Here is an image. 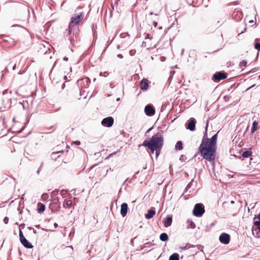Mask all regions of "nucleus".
Masks as SVG:
<instances>
[{
  "instance_id": "f257e3e1",
  "label": "nucleus",
  "mask_w": 260,
  "mask_h": 260,
  "mask_svg": "<svg viewBox=\"0 0 260 260\" xmlns=\"http://www.w3.org/2000/svg\"><path fill=\"white\" fill-rule=\"evenodd\" d=\"M207 123L206 124L205 132L202 143L199 147V150L203 158L208 161H212L215 157L216 144L217 139V134L214 135L209 141L207 138Z\"/></svg>"
},
{
  "instance_id": "f03ea898",
  "label": "nucleus",
  "mask_w": 260,
  "mask_h": 260,
  "mask_svg": "<svg viewBox=\"0 0 260 260\" xmlns=\"http://www.w3.org/2000/svg\"><path fill=\"white\" fill-rule=\"evenodd\" d=\"M162 133L161 131L157 132L151 137L150 140H146L143 143H146L147 144L161 149L164 144V138Z\"/></svg>"
},
{
  "instance_id": "7ed1b4c3",
  "label": "nucleus",
  "mask_w": 260,
  "mask_h": 260,
  "mask_svg": "<svg viewBox=\"0 0 260 260\" xmlns=\"http://www.w3.org/2000/svg\"><path fill=\"white\" fill-rule=\"evenodd\" d=\"M83 18L84 14L82 12L79 13V14L77 15H75V16L72 17L71 21L69 24L68 29H67L68 31V35L67 36H68V39L70 41L71 43H72L74 41V39L70 36L73 28L74 26V24H78L81 20L83 19Z\"/></svg>"
},
{
  "instance_id": "20e7f679",
  "label": "nucleus",
  "mask_w": 260,
  "mask_h": 260,
  "mask_svg": "<svg viewBox=\"0 0 260 260\" xmlns=\"http://www.w3.org/2000/svg\"><path fill=\"white\" fill-rule=\"evenodd\" d=\"M205 212L204 206L202 203H197L195 205L193 214L196 217H201Z\"/></svg>"
},
{
  "instance_id": "39448f33",
  "label": "nucleus",
  "mask_w": 260,
  "mask_h": 260,
  "mask_svg": "<svg viewBox=\"0 0 260 260\" xmlns=\"http://www.w3.org/2000/svg\"><path fill=\"white\" fill-rule=\"evenodd\" d=\"M228 74L223 71L216 72L212 77V80L215 82H219L221 80L227 78Z\"/></svg>"
},
{
  "instance_id": "423d86ee",
  "label": "nucleus",
  "mask_w": 260,
  "mask_h": 260,
  "mask_svg": "<svg viewBox=\"0 0 260 260\" xmlns=\"http://www.w3.org/2000/svg\"><path fill=\"white\" fill-rule=\"evenodd\" d=\"M101 123L104 126L110 127L114 123V119L111 116L105 118L102 120Z\"/></svg>"
},
{
  "instance_id": "0eeeda50",
  "label": "nucleus",
  "mask_w": 260,
  "mask_h": 260,
  "mask_svg": "<svg viewBox=\"0 0 260 260\" xmlns=\"http://www.w3.org/2000/svg\"><path fill=\"white\" fill-rule=\"evenodd\" d=\"M144 111L145 114L148 116H153L155 112V110L153 106L150 104H148L145 106Z\"/></svg>"
},
{
  "instance_id": "6e6552de",
  "label": "nucleus",
  "mask_w": 260,
  "mask_h": 260,
  "mask_svg": "<svg viewBox=\"0 0 260 260\" xmlns=\"http://www.w3.org/2000/svg\"><path fill=\"white\" fill-rule=\"evenodd\" d=\"M219 240L221 243L228 244L230 241V236L228 234L223 233L220 235Z\"/></svg>"
},
{
  "instance_id": "1a4fd4ad",
  "label": "nucleus",
  "mask_w": 260,
  "mask_h": 260,
  "mask_svg": "<svg viewBox=\"0 0 260 260\" xmlns=\"http://www.w3.org/2000/svg\"><path fill=\"white\" fill-rule=\"evenodd\" d=\"M142 146L147 147L150 150L152 153H154V151H156V157L158 156L160 153V151L161 149H158L156 147H155L154 146H152L150 145L147 144L146 143H143L142 144Z\"/></svg>"
},
{
  "instance_id": "9d476101",
  "label": "nucleus",
  "mask_w": 260,
  "mask_h": 260,
  "mask_svg": "<svg viewBox=\"0 0 260 260\" xmlns=\"http://www.w3.org/2000/svg\"><path fill=\"white\" fill-rule=\"evenodd\" d=\"M196 120L194 118H190L187 123V128L190 131H193L196 128Z\"/></svg>"
},
{
  "instance_id": "9b49d317",
  "label": "nucleus",
  "mask_w": 260,
  "mask_h": 260,
  "mask_svg": "<svg viewBox=\"0 0 260 260\" xmlns=\"http://www.w3.org/2000/svg\"><path fill=\"white\" fill-rule=\"evenodd\" d=\"M140 88L143 91L147 90L148 88V80L143 78L140 82Z\"/></svg>"
},
{
  "instance_id": "f8f14e48",
  "label": "nucleus",
  "mask_w": 260,
  "mask_h": 260,
  "mask_svg": "<svg viewBox=\"0 0 260 260\" xmlns=\"http://www.w3.org/2000/svg\"><path fill=\"white\" fill-rule=\"evenodd\" d=\"M128 205L126 203H123L121 205L120 214L123 217H125L127 213Z\"/></svg>"
},
{
  "instance_id": "ddd939ff",
  "label": "nucleus",
  "mask_w": 260,
  "mask_h": 260,
  "mask_svg": "<svg viewBox=\"0 0 260 260\" xmlns=\"http://www.w3.org/2000/svg\"><path fill=\"white\" fill-rule=\"evenodd\" d=\"M21 244L26 248H31L33 247L32 245L25 238L20 240Z\"/></svg>"
},
{
  "instance_id": "4468645a",
  "label": "nucleus",
  "mask_w": 260,
  "mask_h": 260,
  "mask_svg": "<svg viewBox=\"0 0 260 260\" xmlns=\"http://www.w3.org/2000/svg\"><path fill=\"white\" fill-rule=\"evenodd\" d=\"M163 222L164 223V225L166 227L170 226L172 222V217L171 216L168 215L167 217L164 219Z\"/></svg>"
},
{
  "instance_id": "2eb2a0df",
  "label": "nucleus",
  "mask_w": 260,
  "mask_h": 260,
  "mask_svg": "<svg viewBox=\"0 0 260 260\" xmlns=\"http://www.w3.org/2000/svg\"><path fill=\"white\" fill-rule=\"evenodd\" d=\"M155 214V211L154 210H148L147 213L145 214V218L147 219H149L153 217Z\"/></svg>"
},
{
  "instance_id": "dca6fc26",
  "label": "nucleus",
  "mask_w": 260,
  "mask_h": 260,
  "mask_svg": "<svg viewBox=\"0 0 260 260\" xmlns=\"http://www.w3.org/2000/svg\"><path fill=\"white\" fill-rule=\"evenodd\" d=\"M72 204V202L71 200H65L63 204V207L65 208H70Z\"/></svg>"
},
{
  "instance_id": "f3484780",
  "label": "nucleus",
  "mask_w": 260,
  "mask_h": 260,
  "mask_svg": "<svg viewBox=\"0 0 260 260\" xmlns=\"http://www.w3.org/2000/svg\"><path fill=\"white\" fill-rule=\"evenodd\" d=\"M159 239L161 241L165 242L168 240L169 237L167 234L163 233L160 234Z\"/></svg>"
},
{
  "instance_id": "a211bd4d",
  "label": "nucleus",
  "mask_w": 260,
  "mask_h": 260,
  "mask_svg": "<svg viewBox=\"0 0 260 260\" xmlns=\"http://www.w3.org/2000/svg\"><path fill=\"white\" fill-rule=\"evenodd\" d=\"M39 208L38 209V212L39 213H43L45 210V205L42 203H39Z\"/></svg>"
},
{
  "instance_id": "6ab92c4d",
  "label": "nucleus",
  "mask_w": 260,
  "mask_h": 260,
  "mask_svg": "<svg viewBox=\"0 0 260 260\" xmlns=\"http://www.w3.org/2000/svg\"><path fill=\"white\" fill-rule=\"evenodd\" d=\"M258 127V122L256 121H254L253 122L252 126L251 129V133L252 134L254 133V132L257 129Z\"/></svg>"
},
{
  "instance_id": "aec40b11",
  "label": "nucleus",
  "mask_w": 260,
  "mask_h": 260,
  "mask_svg": "<svg viewBox=\"0 0 260 260\" xmlns=\"http://www.w3.org/2000/svg\"><path fill=\"white\" fill-rule=\"evenodd\" d=\"M169 260H179V255L177 253H174L170 255Z\"/></svg>"
},
{
  "instance_id": "412c9836",
  "label": "nucleus",
  "mask_w": 260,
  "mask_h": 260,
  "mask_svg": "<svg viewBox=\"0 0 260 260\" xmlns=\"http://www.w3.org/2000/svg\"><path fill=\"white\" fill-rule=\"evenodd\" d=\"M251 154H252V152L251 151H250V150H246V151H244L242 153V156L243 157L248 158L249 156H250L251 155Z\"/></svg>"
},
{
  "instance_id": "4be33fe9",
  "label": "nucleus",
  "mask_w": 260,
  "mask_h": 260,
  "mask_svg": "<svg viewBox=\"0 0 260 260\" xmlns=\"http://www.w3.org/2000/svg\"><path fill=\"white\" fill-rule=\"evenodd\" d=\"M183 149L182 143L181 141H179L176 143L175 145V149L181 150Z\"/></svg>"
},
{
  "instance_id": "5701e85b",
  "label": "nucleus",
  "mask_w": 260,
  "mask_h": 260,
  "mask_svg": "<svg viewBox=\"0 0 260 260\" xmlns=\"http://www.w3.org/2000/svg\"><path fill=\"white\" fill-rule=\"evenodd\" d=\"M253 224L256 226L258 231L256 232V234H260V221H254Z\"/></svg>"
},
{
  "instance_id": "b1692460",
  "label": "nucleus",
  "mask_w": 260,
  "mask_h": 260,
  "mask_svg": "<svg viewBox=\"0 0 260 260\" xmlns=\"http://www.w3.org/2000/svg\"><path fill=\"white\" fill-rule=\"evenodd\" d=\"M194 247L193 245H191L189 244H187L185 246H180L179 247V248L181 250H186V249H187L188 248H189L190 247Z\"/></svg>"
},
{
  "instance_id": "393cba45",
  "label": "nucleus",
  "mask_w": 260,
  "mask_h": 260,
  "mask_svg": "<svg viewBox=\"0 0 260 260\" xmlns=\"http://www.w3.org/2000/svg\"><path fill=\"white\" fill-rule=\"evenodd\" d=\"M60 194L63 198H65L67 197L68 192L67 190L62 189L60 191Z\"/></svg>"
},
{
  "instance_id": "a878e982",
  "label": "nucleus",
  "mask_w": 260,
  "mask_h": 260,
  "mask_svg": "<svg viewBox=\"0 0 260 260\" xmlns=\"http://www.w3.org/2000/svg\"><path fill=\"white\" fill-rule=\"evenodd\" d=\"M7 38H8V40H6V41H8V42H10V46H12L14 45L15 42L14 41V40L13 39L9 38V37H7Z\"/></svg>"
},
{
  "instance_id": "bb28decb",
  "label": "nucleus",
  "mask_w": 260,
  "mask_h": 260,
  "mask_svg": "<svg viewBox=\"0 0 260 260\" xmlns=\"http://www.w3.org/2000/svg\"><path fill=\"white\" fill-rule=\"evenodd\" d=\"M188 221L189 223V224L188 225V227L192 228V229H193L195 228L196 225L193 221L189 220H188Z\"/></svg>"
},
{
  "instance_id": "cd10ccee",
  "label": "nucleus",
  "mask_w": 260,
  "mask_h": 260,
  "mask_svg": "<svg viewBox=\"0 0 260 260\" xmlns=\"http://www.w3.org/2000/svg\"><path fill=\"white\" fill-rule=\"evenodd\" d=\"M247 64V62L243 60L239 64V66L242 68V67H245Z\"/></svg>"
},
{
  "instance_id": "c85d7f7f",
  "label": "nucleus",
  "mask_w": 260,
  "mask_h": 260,
  "mask_svg": "<svg viewBox=\"0 0 260 260\" xmlns=\"http://www.w3.org/2000/svg\"><path fill=\"white\" fill-rule=\"evenodd\" d=\"M254 221H260V214L255 216L253 219Z\"/></svg>"
},
{
  "instance_id": "c756f323",
  "label": "nucleus",
  "mask_w": 260,
  "mask_h": 260,
  "mask_svg": "<svg viewBox=\"0 0 260 260\" xmlns=\"http://www.w3.org/2000/svg\"><path fill=\"white\" fill-rule=\"evenodd\" d=\"M19 237H20V240H22V238H25L24 236L23 235V233L21 231V230H19Z\"/></svg>"
},
{
  "instance_id": "7c9ffc66",
  "label": "nucleus",
  "mask_w": 260,
  "mask_h": 260,
  "mask_svg": "<svg viewBox=\"0 0 260 260\" xmlns=\"http://www.w3.org/2000/svg\"><path fill=\"white\" fill-rule=\"evenodd\" d=\"M186 159V157L184 155H181L180 157V160L181 161H185V159Z\"/></svg>"
},
{
  "instance_id": "2f4dec72",
  "label": "nucleus",
  "mask_w": 260,
  "mask_h": 260,
  "mask_svg": "<svg viewBox=\"0 0 260 260\" xmlns=\"http://www.w3.org/2000/svg\"><path fill=\"white\" fill-rule=\"evenodd\" d=\"M254 47L256 49H258V50L260 49V43H259L258 42H256L255 43Z\"/></svg>"
},
{
  "instance_id": "473e14b6",
  "label": "nucleus",
  "mask_w": 260,
  "mask_h": 260,
  "mask_svg": "<svg viewBox=\"0 0 260 260\" xmlns=\"http://www.w3.org/2000/svg\"><path fill=\"white\" fill-rule=\"evenodd\" d=\"M191 183H192V182H190L187 184V185L186 186L185 189V191H187L188 189H189L190 188Z\"/></svg>"
},
{
  "instance_id": "72a5a7b5",
  "label": "nucleus",
  "mask_w": 260,
  "mask_h": 260,
  "mask_svg": "<svg viewBox=\"0 0 260 260\" xmlns=\"http://www.w3.org/2000/svg\"><path fill=\"white\" fill-rule=\"evenodd\" d=\"M9 218L7 217H5L4 218V220H3V221L5 223V224H7L9 222Z\"/></svg>"
},
{
  "instance_id": "f704fd0d",
  "label": "nucleus",
  "mask_w": 260,
  "mask_h": 260,
  "mask_svg": "<svg viewBox=\"0 0 260 260\" xmlns=\"http://www.w3.org/2000/svg\"><path fill=\"white\" fill-rule=\"evenodd\" d=\"M28 229H29V230H32V231H33V233H34V234H36L37 233L36 231L35 230H34L32 228H31V227H29V228H28Z\"/></svg>"
},
{
  "instance_id": "c9c22d12",
  "label": "nucleus",
  "mask_w": 260,
  "mask_h": 260,
  "mask_svg": "<svg viewBox=\"0 0 260 260\" xmlns=\"http://www.w3.org/2000/svg\"><path fill=\"white\" fill-rule=\"evenodd\" d=\"M132 179H129V178H127L125 181L123 183V184L126 182H128L129 183H131V181H132Z\"/></svg>"
},
{
  "instance_id": "e433bc0d",
  "label": "nucleus",
  "mask_w": 260,
  "mask_h": 260,
  "mask_svg": "<svg viewBox=\"0 0 260 260\" xmlns=\"http://www.w3.org/2000/svg\"><path fill=\"white\" fill-rule=\"evenodd\" d=\"M74 143L77 145H79L80 144V142L79 141H75Z\"/></svg>"
},
{
  "instance_id": "4c0bfd02",
  "label": "nucleus",
  "mask_w": 260,
  "mask_h": 260,
  "mask_svg": "<svg viewBox=\"0 0 260 260\" xmlns=\"http://www.w3.org/2000/svg\"><path fill=\"white\" fill-rule=\"evenodd\" d=\"M58 202V199H54V201H53V203L54 204H57Z\"/></svg>"
},
{
  "instance_id": "58836bf2",
  "label": "nucleus",
  "mask_w": 260,
  "mask_h": 260,
  "mask_svg": "<svg viewBox=\"0 0 260 260\" xmlns=\"http://www.w3.org/2000/svg\"><path fill=\"white\" fill-rule=\"evenodd\" d=\"M153 25L154 27H156L157 25V22H156V21H153Z\"/></svg>"
},
{
  "instance_id": "ea45409f",
  "label": "nucleus",
  "mask_w": 260,
  "mask_h": 260,
  "mask_svg": "<svg viewBox=\"0 0 260 260\" xmlns=\"http://www.w3.org/2000/svg\"><path fill=\"white\" fill-rule=\"evenodd\" d=\"M149 38H150V35L147 34L145 36V39H149Z\"/></svg>"
},
{
  "instance_id": "a19ab883",
  "label": "nucleus",
  "mask_w": 260,
  "mask_h": 260,
  "mask_svg": "<svg viewBox=\"0 0 260 260\" xmlns=\"http://www.w3.org/2000/svg\"><path fill=\"white\" fill-rule=\"evenodd\" d=\"M117 57L119 58H123V55L121 54H119L117 55Z\"/></svg>"
},
{
  "instance_id": "79ce46f5",
  "label": "nucleus",
  "mask_w": 260,
  "mask_h": 260,
  "mask_svg": "<svg viewBox=\"0 0 260 260\" xmlns=\"http://www.w3.org/2000/svg\"><path fill=\"white\" fill-rule=\"evenodd\" d=\"M149 245H150V244L149 243H146L145 244L144 247H148Z\"/></svg>"
},
{
  "instance_id": "37998d69",
  "label": "nucleus",
  "mask_w": 260,
  "mask_h": 260,
  "mask_svg": "<svg viewBox=\"0 0 260 260\" xmlns=\"http://www.w3.org/2000/svg\"><path fill=\"white\" fill-rule=\"evenodd\" d=\"M254 70H255V68L254 69H252V70H251L249 72L250 73H253L254 72Z\"/></svg>"
},
{
  "instance_id": "c03bdc74",
  "label": "nucleus",
  "mask_w": 260,
  "mask_h": 260,
  "mask_svg": "<svg viewBox=\"0 0 260 260\" xmlns=\"http://www.w3.org/2000/svg\"><path fill=\"white\" fill-rule=\"evenodd\" d=\"M54 226L55 228H56L58 226V224L56 223H54Z\"/></svg>"
},
{
  "instance_id": "a18cd8bd",
  "label": "nucleus",
  "mask_w": 260,
  "mask_h": 260,
  "mask_svg": "<svg viewBox=\"0 0 260 260\" xmlns=\"http://www.w3.org/2000/svg\"><path fill=\"white\" fill-rule=\"evenodd\" d=\"M63 60H65V61H68V57H64L63 58Z\"/></svg>"
},
{
  "instance_id": "49530a36",
  "label": "nucleus",
  "mask_w": 260,
  "mask_h": 260,
  "mask_svg": "<svg viewBox=\"0 0 260 260\" xmlns=\"http://www.w3.org/2000/svg\"><path fill=\"white\" fill-rule=\"evenodd\" d=\"M40 169H41V167L39 168L37 172L38 174H39L40 171Z\"/></svg>"
},
{
  "instance_id": "de8ad7c7",
  "label": "nucleus",
  "mask_w": 260,
  "mask_h": 260,
  "mask_svg": "<svg viewBox=\"0 0 260 260\" xmlns=\"http://www.w3.org/2000/svg\"><path fill=\"white\" fill-rule=\"evenodd\" d=\"M8 70H7V68H6L4 70V71H3V72H5V73H6L7 72Z\"/></svg>"
},
{
  "instance_id": "09e8293b",
  "label": "nucleus",
  "mask_w": 260,
  "mask_h": 260,
  "mask_svg": "<svg viewBox=\"0 0 260 260\" xmlns=\"http://www.w3.org/2000/svg\"><path fill=\"white\" fill-rule=\"evenodd\" d=\"M16 66V64H15L13 66V70H15Z\"/></svg>"
},
{
  "instance_id": "8fccbe9b",
  "label": "nucleus",
  "mask_w": 260,
  "mask_h": 260,
  "mask_svg": "<svg viewBox=\"0 0 260 260\" xmlns=\"http://www.w3.org/2000/svg\"><path fill=\"white\" fill-rule=\"evenodd\" d=\"M80 9H81V8L78 7V8L76 9V10L75 11V12H77V11H78V10H80Z\"/></svg>"
},
{
  "instance_id": "3c124183",
  "label": "nucleus",
  "mask_w": 260,
  "mask_h": 260,
  "mask_svg": "<svg viewBox=\"0 0 260 260\" xmlns=\"http://www.w3.org/2000/svg\"><path fill=\"white\" fill-rule=\"evenodd\" d=\"M116 152H113V153H112L110 154L109 156H112V155H113L115 154H116Z\"/></svg>"
},
{
  "instance_id": "603ef678",
  "label": "nucleus",
  "mask_w": 260,
  "mask_h": 260,
  "mask_svg": "<svg viewBox=\"0 0 260 260\" xmlns=\"http://www.w3.org/2000/svg\"><path fill=\"white\" fill-rule=\"evenodd\" d=\"M249 22L250 23L252 24V23H254V21H253V20H250V21H249Z\"/></svg>"
},
{
  "instance_id": "864d4df0",
  "label": "nucleus",
  "mask_w": 260,
  "mask_h": 260,
  "mask_svg": "<svg viewBox=\"0 0 260 260\" xmlns=\"http://www.w3.org/2000/svg\"><path fill=\"white\" fill-rule=\"evenodd\" d=\"M187 1H188V3H189V2H189V0H187ZM195 2H196V0H192V3H195Z\"/></svg>"
},
{
  "instance_id": "5fc2aeb1",
  "label": "nucleus",
  "mask_w": 260,
  "mask_h": 260,
  "mask_svg": "<svg viewBox=\"0 0 260 260\" xmlns=\"http://www.w3.org/2000/svg\"><path fill=\"white\" fill-rule=\"evenodd\" d=\"M142 46H144V47H145V46H146L145 43L143 42V43H142Z\"/></svg>"
},
{
  "instance_id": "6e6d98bb",
  "label": "nucleus",
  "mask_w": 260,
  "mask_h": 260,
  "mask_svg": "<svg viewBox=\"0 0 260 260\" xmlns=\"http://www.w3.org/2000/svg\"><path fill=\"white\" fill-rule=\"evenodd\" d=\"M136 178V174H135V175H134L133 176V177H132V179H133Z\"/></svg>"
},
{
  "instance_id": "4d7b16f0",
  "label": "nucleus",
  "mask_w": 260,
  "mask_h": 260,
  "mask_svg": "<svg viewBox=\"0 0 260 260\" xmlns=\"http://www.w3.org/2000/svg\"><path fill=\"white\" fill-rule=\"evenodd\" d=\"M3 76H4V73H3V74L1 76V77H0V80H2V79L3 77Z\"/></svg>"
},
{
  "instance_id": "13d9d810",
  "label": "nucleus",
  "mask_w": 260,
  "mask_h": 260,
  "mask_svg": "<svg viewBox=\"0 0 260 260\" xmlns=\"http://www.w3.org/2000/svg\"><path fill=\"white\" fill-rule=\"evenodd\" d=\"M67 79V76H64V80H66Z\"/></svg>"
},
{
  "instance_id": "bf43d9fd",
  "label": "nucleus",
  "mask_w": 260,
  "mask_h": 260,
  "mask_svg": "<svg viewBox=\"0 0 260 260\" xmlns=\"http://www.w3.org/2000/svg\"><path fill=\"white\" fill-rule=\"evenodd\" d=\"M234 203H235V202H234V201H231V204H234Z\"/></svg>"
},
{
  "instance_id": "052dcab7",
  "label": "nucleus",
  "mask_w": 260,
  "mask_h": 260,
  "mask_svg": "<svg viewBox=\"0 0 260 260\" xmlns=\"http://www.w3.org/2000/svg\"><path fill=\"white\" fill-rule=\"evenodd\" d=\"M22 210H20L19 213H20V214H21V213H22Z\"/></svg>"
},
{
  "instance_id": "680f3d73",
  "label": "nucleus",
  "mask_w": 260,
  "mask_h": 260,
  "mask_svg": "<svg viewBox=\"0 0 260 260\" xmlns=\"http://www.w3.org/2000/svg\"><path fill=\"white\" fill-rule=\"evenodd\" d=\"M120 1V0H117V1H116L115 3H116V4H117V3H118V1Z\"/></svg>"
},
{
  "instance_id": "e2e57ef3",
  "label": "nucleus",
  "mask_w": 260,
  "mask_h": 260,
  "mask_svg": "<svg viewBox=\"0 0 260 260\" xmlns=\"http://www.w3.org/2000/svg\"><path fill=\"white\" fill-rule=\"evenodd\" d=\"M151 129H152V127H151V128H150L147 131V132H149Z\"/></svg>"
},
{
  "instance_id": "0e129e2a",
  "label": "nucleus",
  "mask_w": 260,
  "mask_h": 260,
  "mask_svg": "<svg viewBox=\"0 0 260 260\" xmlns=\"http://www.w3.org/2000/svg\"><path fill=\"white\" fill-rule=\"evenodd\" d=\"M73 200H74V201H76V200H77V198H74Z\"/></svg>"
},
{
  "instance_id": "69168bd1",
  "label": "nucleus",
  "mask_w": 260,
  "mask_h": 260,
  "mask_svg": "<svg viewBox=\"0 0 260 260\" xmlns=\"http://www.w3.org/2000/svg\"><path fill=\"white\" fill-rule=\"evenodd\" d=\"M40 226V225H36V228H39Z\"/></svg>"
},
{
  "instance_id": "338daca9",
  "label": "nucleus",
  "mask_w": 260,
  "mask_h": 260,
  "mask_svg": "<svg viewBox=\"0 0 260 260\" xmlns=\"http://www.w3.org/2000/svg\"><path fill=\"white\" fill-rule=\"evenodd\" d=\"M152 14H153L152 12H150V13H149V15H152Z\"/></svg>"
},
{
  "instance_id": "774afa93",
  "label": "nucleus",
  "mask_w": 260,
  "mask_h": 260,
  "mask_svg": "<svg viewBox=\"0 0 260 260\" xmlns=\"http://www.w3.org/2000/svg\"><path fill=\"white\" fill-rule=\"evenodd\" d=\"M110 87H111V88H113V86H112V84H110Z\"/></svg>"
}]
</instances>
